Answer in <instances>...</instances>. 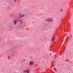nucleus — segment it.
<instances>
[{
    "label": "nucleus",
    "mask_w": 73,
    "mask_h": 73,
    "mask_svg": "<svg viewBox=\"0 0 73 73\" xmlns=\"http://www.w3.org/2000/svg\"><path fill=\"white\" fill-rule=\"evenodd\" d=\"M25 14H20L19 15V19H20L21 18H22V17H25Z\"/></svg>",
    "instance_id": "nucleus-1"
},
{
    "label": "nucleus",
    "mask_w": 73,
    "mask_h": 73,
    "mask_svg": "<svg viewBox=\"0 0 73 73\" xmlns=\"http://www.w3.org/2000/svg\"><path fill=\"white\" fill-rule=\"evenodd\" d=\"M53 20L52 19H51L50 18H48L46 19V21L47 22H48L49 23H50V22H52L53 21Z\"/></svg>",
    "instance_id": "nucleus-2"
},
{
    "label": "nucleus",
    "mask_w": 73,
    "mask_h": 73,
    "mask_svg": "<svg viewBox=\"0 0 73 73\" xmlns=\"http://www.w3.org/2000/svg\"><path fill=\"white\" fill-rule=\"evenodd\" d=\"M17 21L16 20H14L13 21V23L15 25H17Z\"/></svg>",
    "instance_id": "nucleus-3"
},
{
    "label": "nucleus",
    "mask_w": 73,
    "mask_h": 73,
    "mask_svg": "<svg viewBox=\"0 0 73 73\" xmlns=\"http://www.w3.org/2000/svg\"><path fill=\"white\" fill-rule=\"evenodd\" d=\"M29 64L30 65H33V62L32 61H30Z\"/></svg>",
    "instance_id": "nucleus-4"
},
{
    "label": "nucleus",
    "mask_w": 73,
    "mask_h": 73,
    "mask_svg": "<svg viewBox=\"0 0 73 73\" xmlns=\"http://www.w3.org/2000/svg\"><path fill=\"white\" fill-rule=\"evenodd\" d=\"M24 72L25 73H30V72L28 70H25L24 71Z\"/></svg>",
    "instance_id": "nucleus-5"
},
{
    "label": "nucleus",
    "mask_w": 73,
    "mask_h": 73,
    "mask_svg": "<svg viewBox=\"0 0 73 73\" xmlns=\"http://www.w3.org/2000/svg\"><path fill=\"white\" fill-rule=\"evenodd\" d=\"M7 9H9V10L10 9H12V8H11V7L10 6H9L7 7Z\"/></svg>",
    "instance_id": "nucleus-6"
},
{
    "label": "nucleus",
    "mask_w": 73,
    "mask_h": 73,
    "mask_svg": "<svg viewBox=\"0 0 73 73\" xmlns=\"http://www.w3.org/2000/svg\"><path fill=\"white\" fill-rule=\"evenodd\" d=\"M7 4H5L4 5V7H7Z\"/></svg>",
    "instance_id": "nucleus-7"
},
{
    "label": "nucleus",
    "mask_w": 73,
    "mask_h": 73,
    "mask_svg": "<svg viewBox=\"0 0 73 73\" xmlns=\"http://www.w3.org/2000/svg\"><path fill=\"white\" fill-rule=\"evenodd\" d=\"M8 58L9 60L11 58V57H9V56H8Z\"/></svg>",
    "instance_id": "nucleus-8"
},
{
    "label": "nucleus",
    "mask_w": 73,
    "mask_h": 73,
    "mask_svg": "<svg viewBox=\"0 0 73 73\" xmlns=\"http://www.w3.org/2000/svg\"><path fill=\"white\" fill-rule=\"evenodd\" d=\"M54 38H55V37H53L52 38V40H53V39H54Z\"/></svg>",
    "instance_id": "nucleus-9"
},
{
    "label": "nucleus",
    "mask_w": 73,
    "mask_h": 73,
    "mask_svg": "<svg viewBox=\"0 0 73 73\" xmlns=\"http://www.w3.org/2000/svg\"><path fill=\"white\" fill-rule=\"evenodd\" d=\"M16 1H17V0H14V1L15 3H16Z\"/></svg>",
    "instance_id": "nucleus-10"
},
{
    "label": "nucleus",
    "mask_w": 73,
    "mask_h": 73,
    "mask_svg": "<svg viewBox=\"0 0 73 73\" xmlns=\"http://www.w3.org/2000/svg\"><path fill=\"white\" fill-rule=\"evenodd\" d=\"M23 22H21V24H23Z\"/></svg>",
    "instance_id": "nucleus-11"
},
{
    "label": "nucleus",
    "mask_w": 73,
    "mask_h": 73,
    "mask_svg": "<svg viewBox=\"0 0 73 73\" xmlns=\"http://www.w3.org/2000/svg\"><path fill=\"white\" fill-rule=\"evenodd\" d=\"M26 59H24V60H23L24 61H26Z\"/></svg>",
    "instance_id": "nucleus-12"
},
{
    "label": "nucleus",
    "mask_w": 73,
    "mask_h": 73,
    "mask_svg": "<svg viewBox=\"0 0 73 73\" xmlns=\"http://www.w3.org/2000/svg\"><path fill=\"white\" fill-rule=\"evenodd\" d=\"M54 70H56V68H54Z\"/></svg>",
    "instance_id": "nucleus-13"
},
{
    "label": "nucleus",
    "mask_w": 73,
    "mask_h": 73,
    "mask_svg": "<svg viewBox=\"0 0 73 73\" xmlns=\"http://www.w3.org/2000/svg\"><path fill=\"white\" fill-rule=\"evenodd\" d=\"M55 71L56 72H57V70H55Z\"/></svg>",
    "instance_id": "nucleus-14"
},
{
    "label": "nucleus",
    "mask_w": 73,
    "mask_h": 73,
    "mask_svg": "<svg viewBox=\"0 0 73 73\" xmlns=\"http://www.w3.org/2000/svg\"><path fill=\"white\" fill-rule=\"evenodd\" d=\"M70 37L71 38H72V35H71L70 36Z\"/></svg>",
    "instance_id": "nucleus-15"
},
{
    "label": "nucleus",
    "mask_w": 73,
    "mask_h": 73,
    "mask_svg": "<svg viewBox=\"0 0 73 73\" xmlns=\"http://www.w3.org/2000/svg\"><path fill=\"white\" fill-rule=\"evenodd\" d=\"M61 11L62 12V10H61Z\"/></svg>",
    "instance_id": "nucleus-16"
},
{
    "label": "nucleus",
    "mask_w": 73,
    "mask_h": 73,
    "mask_svg": "<svg viewBox=\"0 0 73 73\" xmlns=\"http://www.w3.org/2000/svg\"><path fill=\"white\" fill-rule=\"evenodd\" d=\"M53 73H54L53 72Z\"/></svg>",
    "instance_id": "nucleus-17"
}]
</instances>
